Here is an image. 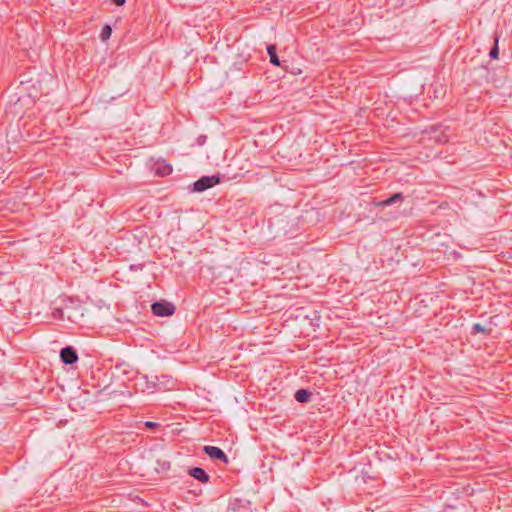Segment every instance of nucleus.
I'll return each instance as SVG.
<instances>
[{"instance_id":"20e7f679","label":"nucleus","mask_w":512,"mask_h":512,"mask_svg":"<svg viewBox=\"0 0 512 512\" xmlns=\"http://www.w3.org/2000/svg\"><path fill=\"white\" fill-rule=\"evenodd\" d=\"M60 359L66 365H73L79 358L77 351L72 346H66L60 351Z\"/></svg>"},{"instance_id":"6ab92c4d","label":"nucleus","mask_w":512,"mask_h":512,"mask_svg":"<svg viewBox=\"0 0 512 512\" xmlns=\"http://www.w3.org/2000/svg\"><path fill=\"white\" fill-rule=\"evenodd\" d=\"M126 2V0H113V3L117 6H122L124 5Z\"/></svg>"},{"instance_id":"f03ea898","label":"nucleus","mask_w":512,"mask_h":512,"mask_svg":"<svg viewBox=\"0 0 512 512\" xmlns=\"http://www.w3.org/2000/svg\"><path fill=\"white\" fill-rule=\"evenodd\" d=\"M220 183V178L218 176H202L197 181L193 183V192H203L209 188L214 187Z\"/></svg>"},{"instance_id":"aec40b11","label":"nucleus","mask_w":512,"mask_h":512,"mask_svg":"<svg viewBox=\"0 0 512 512\" xmlns=\"http://www.w3.org/2000/svg\"><path fill=\"white\" fill-rule=\"evenodd\" d=\"M206 136H200L199 137V143L203 144L205 142Z\"/></svg>"},{"instance_id":"2eb2a0df","label":"nucleus","mask_w":512,"mask_h":512,"mask_svg":"<svg viewBox=\"0 0 512 512\" xmlns=\"http://www.w3.org/2000/svg\"><path fill=\"white\" fill-rule=\"evenodd\" d=\"M485 332H486L485 327H483L480 323H475L472 326V333L473 334H475V333H485Z\"/></svg>"},{"instance_id":"9b49d317","label":"nucleus","mask_w":512,"mask_h":512,"mask_svg":"<svg viewBox=\"0 0 512 512\" xmlns=\"http://www.w3.org/2000/svg\"><path fill=\"white\" fill-rule=\"evenodd\" d=\"M231 509L233 512H253L250 507L246 506L241 500L238 499L231 504Z\"/></svg>"},{"instance_id":"f3484780","label":"nucleus","mask_w":512,"mask_h":512,"mask_svg":"<svg viewBox=\"0 0 512 512\" xmlns=\"http://www.w3.org/2000/svg\"><path fill=\"white\" fill-rule=\"evenodd\" d=\"M159 424L156 423V422H152V421H147L145 423V426L148 427V428H154V427H157Z\"/></svg>"},{"instance_id":"6e6552de","label":"nucleus","mask_w":512,"mask_h":512,"mask_svg":"<svg viewBox=\"0 0 512 512\" xmlns=\"http://www.w3.org/2000/svg\"><path fill=\"white\" fill-rule=\"evenodd\" d=\"M312 393L307 389H299L296 391L294 398L299 403H306L310 400Z\"/></svg>"},{"instance_id":"ddd939ff","label":"nucleus","mask_w":512,"mask_h":512,"mask_svg":"<svg viewBox=\"0 0 512 512\" xmlns=\"http://www.w3.org/2000/svg\"><path fill=\"white\" fill-rule=\"evenodd\" d=\"M111 34H112V29H111L110 25L106 24V25H104V27L101 30L100 39L102 41H106L110 38Z\"/></svg>"},{"instance_id":"a211bd4d","label":"nucleus","mask_w":512,"mask_h":512,"mask_svg":"<svg viewBox=\"0 0 512 512\" xmlns=\"http://www.w3.org/2000/svg\"><path fill=\"white\" fill-rule=\"evenodd\" d=\"M143 267H144V265H143V264H137V265H131V266H130V269H131V270H135V271H137V270H141V269H143Z\"/></svg>"},{"instance_id":"4468645a","label":"nucleus","mask_w":512,"mask_h":512,"mask_svg":"<svg viewBox=\"0 0 512 512\" xmlns=\"http://www.w3.org/2000/svg\"><path fill=\"white\" fill-rule=\"evenodd\" d=\"M494 41H495V44L489 52V57L491 59H498V57H499L498 36H495Z\"/></svg>"},{"instance_id":"0eeeda50","label":"nucleus","mask_w":512,"mask_h":512,"mask_svg":"<svg viewBox=\"0 0 512 512\" xmlns=\"http://www.w3.org/2000/svg\"><path fill=\"white\" fill-rule=\"evenodd\" d=\"M171 463L166 458H158L155 460L154 470L157 473H166L170 470Z\"/></svg>"},{"instance_id":"423d86ee","label":"nucleus","mask_w":512,"mask_h":512,"mask_svg":"<svg viewBox=\"0 0 512 512\" xmlns=\"http://www.w3.org/2000/svg\"><path fill=\"white\" fill-rule=\"evenodd\" d=\"M188 474L193 478L197 479L198 481H200L201 483H208L210 480V476L201 467H193L189 469Z\"/></svg>"},{"instance_id":"f257e3e1","label":"nucleus","mask_w":512,"mask_h":512,"mask_svg":"<svg viewBox=\"0 0 512 512\" xmlns=\"http://www.w3.org/2000/svg\"><path fill=\"white\" fill-rule=\"evenodd\" d=\"M165 376H157V375H143L138 379V385L141 388L142 392L153 393L157 389H160L162 386H165L164 380Z\"/></svg>"},{"instance_id":"9d476101","label":"nucleus","mask_w":512,"mask_h":512,"mask_svg":"<svg viewBox=\"0 0 512 512\" xmlns=\"http://www.w3.org/2000/svg\"><path fill=\"white\" fill-rule=\"evenodd\" d=\"M172 170V166L170 164H167L165 161L157 163L156 174L158 175H169L170 173H172Z\"/></svg>"},{"instance_id":"39448f33","label":"nucleus","mask_w":512,"mask_h":512,"mask_svg":"<svg viewBox=\"0 0 512 512\" xmlns=\"http://www.w3.org/2000/svg\"><path fill=\"white\" fill-rule=\"evenodd\" d=\"M203 450L205 454H207L211 459H217L222 461L223 463H228L229 461L227 455L219 447L204 446Z\"/></svg>"},{"instance_id":"1a4fd4ad","label":"nucleus","mask_w":512,"mask_h":512,"mask_svg":"<svg viewBox=\"0 0 512 512\" xmlns=\"http://www.w3.org/2000/svg\"><path fill=\"white\" fill-rule=\"evenodd\" d=\"M403 200V194L402 193H395L393 194L392 196H390L389 198L379 202L377 205L378 206H382V207H386V206H390L398 201H402Z\"/></svg>"},{"instance_id":"f8f14e48","label":"nucleus","mask_w":512,"mask_h":512,"mask_svg":"<svg viewBox=\"0 0 512 512\" xmlns=\"http://www.w3.org/2000/svg\"><path fill=\"white\" fill-rule=\"evenodd\" d=\"M267 52L270 57V63L274 66H280V60L276 54V48L274 45H269L267 47Z\"/></svg>"},{"instance_id":"dca6fc26","label":"nucleus","mask_w":512,"mask_h":512,"mask_svg":"<svg viewBox=\"0 0 512 512\" xmlns=\"http://www.w3.org/2000/svg\"><path fill=\"white\" fill-rule=\"evenodd\" d=\"M52 315L55 319H63V312L61 309L55 308L52 312Z\"/></svg>"},{"instance_id":"7ed1b4c3","label":"nucleus","mask_w":512,"mask_h":512,"mask_svg":"<svg viewBox=\"0 0 512 512\" xmlns=\"http://www.w3.org/2000/svg\"><path fill=\"white\" fill-rule=\"evenodd\" d=\"M151 310L156 316L166 317L174 314L175 306L170 302L158 301L151 305Z\"/></svg>"}]
</instances>
